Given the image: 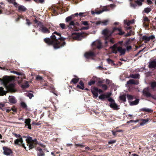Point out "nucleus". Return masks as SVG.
I'll return each mask as SVG.
<instances>
[{"mask_svg":"<svg viewBox=\"0 0 156 156\" xmlns=\"http://www.w3.org/2000/svg\"><path fill=\"white\" fill-rule=\"evenodd\" d=\"M131 35V31H130V32H129L128 33H127L126 34V36H130Z\"/></svg>","mask_w":156,"mask_h":156,"instance_id":"774afa93","label":"nucleus"},{"mask_svg":"<svg viewBox=\"0 0 156 156\" xmlns=\"http://www.w3.org/2000/svg\"><path fill=\"white\" fill-rule=\"evenodd\" d=\"M149 121L148 119H141L142 122L140 123V125H143L145 124L147 122Z\"/></svg>","mask_w":156,"mask_h":156,"instance_id":"2f4dec72","label":"nucleus"},{"mask_svg":"<svg viewBox=\"0 0 156 156\" xmlns=\"http://www.w3.org/2000/svg\"><path fill=\"white\" fill-rule=\"evenodd\" d=\"M79 80V79L77 78H73L72 79L71 82L73 83H76L78 82Z\"/></svg>","mask_w":156,"mask_h":156,"instance_id":"58836bf2","label":"nucleus"},{"mask_svg":"<svg viewBox=\"0 0 156 156\" xmlns=\"http://www.w3.org/2000/svg\"><path fill=\"white\" fill-rule=\"evenodd\" d=\"M37 150L38 151L37 152L38 156H44V154L42 150L39 147L37 148Z\"/></svg>","mask_w":156,"mask_h":156,"instance_id":"aec40b11","label":"nucleus"},{"mask_svg":"<svg viewBox=\"0 0 156 156\" xmlns=\"http://www.w3.org/2000/svg\"><path fill=\"white\" fill-rule=\"evenodd\" d=\"M141 110L142 111H145L148 112H151L152 111L151 109L146 108H142L141 109Z\"/></svg>","mask_w":156,"mask_h":156,"instance_id":"f704fd0d","label":"nucleus"},{"mask_svg":"<svg viewBox=\"0 0 156 156\" xmlns=\"http://www.w3.org/2000/svg\"><path fill=\"white\" fill-rule=\"evenodd\" d=\"M132 49V47L131 46H128L126 47V50L127 51H129Z\"/></svg>","mask_w":156,"mask_h":156,"instance_id":"6e6d98bb","label":"nucleus"},{"mask_svg":"<svg viewBox=\"0 0 156 156\" xmlns=\"http://www.w3.org/2000/svg\"><path fill=\"white\" fill-rule=\"evenodd\" d=\"M129 76L130 77L132 78H135V79H139L140 75L138 74H131Z\"/></svg>","mask_w":156,"mask_h":156,"instance_id":"4be33fe9","label":"nucleus"},{"mask_svg":"<svg viewBox=\"0 0 156 156\" xmlns=\"http://www.w3.org/2000/svg\"><path fill=\"white\" fill-rule=\"evenodd\" d=\"M76 146H77L78 147H84L83 145H82V144H76Z\"/></svg>","mask_w":156,"mask_h":156,"instance_id":"69168bd1","label":"nucleus"},{"mask_svg":"<svg viewBox=\"0 0 156 156\" xmlns=\"http://www.w3.org/2000/svg\"><path fill=\"white\" fill-rule=\"evenodd\" d=\"M111 95V93L108 92L100 95L99 97V99L103 101L105 99L108 98V99L109 98H111L110 97Z\"/></svg>","mask_w":156,"mask_h":156,"instance_id":"6e6552de","label":"nucleus"},{"mask_svg":"<svg viewBox=\"0 0 156 156\" xmlns=\"http://www.w3.org/2000/svg\"><path fill=\"white\" fill-rule=\"evenodd\" d=\"M110 49H111L112 53H116L117 51L119 52L121 54L124 55L125 54L126 49L122 48L121 47H117L116 44H115L113 46L111 47Z\"/></svg>","mask_w":156,"mask_h":156,"instance_id":"39448f33","label":"nucleus"},{"mask_svg":"<svg viewBox=\"0 0 156 156\" xmlns=\"http://www.w3.org/2000/svg\"><path fill=\"white\" fill-rule=\"evenodd\" d=\"M144 0H135V2L136 3L137 5L139 6H141L142 5V2H144Z\"/></svg>","mask_w":156,"mask_h":156,"instance_id":"bb28decb","label":"nucleus"},{"mask_svg":"<svg viewBox=\"0 0 156 156\" xmlns=\"http://www.w3.org/2000/svg\"><path fill=\"white\" fill-rule=\"evenodd\" d=\"M109 10L107 8V7H104L103 8L102 10V12H104V11H109Z\"/></svg>","mask_w":156,"mask_h":156,"instance_id":"3c124183","label":"nucleus"},{"mask_svg":"<svg viewBox=\"0 0 156 156\" xmlns=\"http://www.w3.org/2000/svg\"><path fill=\"white\" fill-rule=\"evenodd\" d=\"M116 29L115 30H115H118L119 32L118 33V34L119 35H122L124 34V32L122 31V29L121 27L119 28H115Z\"/></svg>","mask_w":156,"mask_h":156,"instance_id":"c756f323","label":"nucleus"},{"mask_svg":"<svg viewBox=\"0 0 156 156\" xmlns=\"http://www.w3.org/2000/svg\"><path fill=\"white\" fill-rule=\"evenodd\" d=\"M14 78L13 77L5 76H4L2 79L0 78V81L8 91L11 92H14L15 91L14 84L11 83L7 85L8 83L14 80Z\"/></svg>","mask_w":156,"mask_h":156,"instance_id":"f03ea898","label":"nucleus"},{"mask_svg":"<svg viewBox=\"0 0 156 156\" xmlns=\"http://www.w3.org/2000/svg\"><path fill=\"white\" fill-rule=\"evenodd\" d=\"M144 22H149L150 20L148 19V18L147 17H145L143 19Z\"/></svg>","mask_w":156,"mask_h":156,"instance_id":"c03bdc74","label":"nucleus"},{"mask_svg":"<svg viewBox=\"0 0 156 156\" xmlns=\"http://www.w3.org/2000/svg\"><path fill=\"white\" fill-rule=\"evenodd\" d=\"M81 24L85 25V26H88L89 24L88 22L87 21H82L81 22Z\"/></svg>","mask_w":156,"mask_h":156,"instance_id":"79ce46f5","label":"nucleus"},{"mask_svg":"<svg viewBox=\"0 0 156 156\" xmlns=\"http://www.w3.org/2000/svg\"><path fill=\"white\" fill-rule=\"evenodd\" d=\"M31 120L30 119H26L25 121V123L26 124L25 126H28V128L30 129H31V126L30 124Z\"/></svg>","mask_w":156,"mask_h":156,"instance_id":"dca6fc26","label":"nucleus"},{"mask_svg":"<svg viewBox=\"0 0 156 156\" xmlns=\"http://www.w3.org/2000/svg\"><path fill=\"white\" fill-rule=\"evenodd\" d=\"M98 88L96 87H94L91 90L93 94L94 98H97L98 96Z\"/></svg>","mask_w":156,"mask_h":156,"instance_id":"2eb2a0df","label":"nucleus"},{"mask_svg":"<svg viewBox=\"0 0 156 156\" xmlns=\"http://www.w3.org/2000/svg\"><path fill=\"white\" fill-rule=\"evenodd\" d=\"M148 66L150 68H156V61H151L150 62Z\"/></svg>","mask_w":156,"mask_h":156,"instance_id":"f3484780","label":"nucleus"},{"mask_svg":"<svg viewBox=\"0 0 156 156\" xmlns=\"http://www.w3.org/2000/svg\"><path fill=\"white\" fill-rule=\"evenodd\" d=\"M41 31L42 32L44 33H50V30L46 27L42 26L41 27Z\"/></svg>","mask_w":156,"mask_h":156,"instance_id":"6ab92c4d","label":"nucleus"},{"mask_svg":"<svg viewBox=\"0 0 156 156\" xmlns=\"http://www.w3.org/2000/svg\"><path fill=\"white\" fill-rule=\"evenodd\" d=\"M21 106L24 108H26L27 107V105L26 104L23 102H22L21 104Z\"/></svg>","mask_w":156,"mask_h":156,"instance_id":"49530a36","label":"nucleus"},{"mask_svg":"<svg viewBox=\"0 0 156 156\" xmlns=\"http://www.w3.org/2000/svg\"><path fill=\"white\" fill-rule=\"evenodd\" d=\"M4 106H5V105L4 104L0 103V108H2L4 107Z\"/></svg>","mask_w":156,"mask_h":156,"instance_id":"0e129e2a","label":"nucleus"},{"mask_svg":"<svg viewBox=\"0 0 156 156\" xmlns=\"http://www.w3.org/2000/svg\"><path fill=\"white\" fill-rule=\"evenodd\" d=\"M87 26L85 27H83L82 28V29L83 30H88L89 28V27L88 26Z\"/></svg>","mask_w":156,"mask_h":156,"instance_id":"052dcab7","label":"nucleus"},{"mask_svg":"<svg viewBox=\"0 0 156 156\" xmlns=\"http://www.w3.org/2000/svg\"><path fill=\"white\" fill-rule=\"evenodd\" d=\"M116 142V141L115 140H113L112 141H110L108 142V144H112L114 143H115Z\"/></svg>","mask_w":156,"mask_h":156,"instance_id":"5fc2aeb1","label":"nucleus"},{"mask_svg":"<svg viewBox=\"0 0 156 156\" xmlns=\"http://www.w3.org/2000/svg\"><path fill=\"white\" fill-rule=\"evenodd\" d=\"M133 0H129L130 6L133 8L135 9L137 6V5L133 3Z\"/></svg>","mask_w":156,"mask_h":156,"instance_id":"cd10ccee","label":"nucleus"},{"mask_svg":"<svg viewBox=\"0 0 156 156\" xmlns=\"http://www.w3.org/2000/svg\"><path fill=\"white\" fill-rule=\"evenodd\" d=\"M29 87V84L27 81H25V83L22 85L23 88H27Z\"/></svg>","mask_w":156,"mask_h":156,"instance_id":"473e14b6","label":"nucleus"},{"mask_svg":"<svg viewBox=\"0 0 156 156\" xmlns=\"http://www.w3.org/2000/svg\"><path fill=\"white\" fill-rule=\"evenodd\" d=\"M75 23L73 21H71L69 23V25L70 26H74V25Z\"/></svg>","mask_w":156,"mask_h":156,"instance_id":"bf43d9fd","label":"nucleus"},{"mask_svg":"<svg viewBox=\"0 0 156 156\" xmlns=\"http://www.w3.org/2000/svg\"><path fill=\"white\" fill-rule=\"evenodd\" d=\"M51 37L52 40L48 38H45L44 39V41L49 45L53 44L55 49L64 46L66 44L64 41V38L61 37V35L59 33L54 32Z\"/></svg>","mask_w":156,"mask_h":156,"instance_id":"f257e3e1","label":"nucleus"},{"mask_svg":"<svg viewBox=\"0 0 156 156\" xmlns=\"http://www.w3.org/2000/svg\"><path fill=\"white\" fill-rule=\"evenodd\" d=\"M134 23V20H133L131 21H127L126 20L124 21V23L126 24L128 26L130 25L131 24L133 23Z\"/></svg>","mask_w":156,"mask_h":156,"instance_id":"b1692460","label":"nucleus"},{"mask_svg":"<svg viewBox=\"0 0 156 156\" xmlns=\"http://www.w3.org/2000/svg\"><path fill=\"white\" fill-rule=\"evenodd\" d=\"M139 102V100L136 99L135 101L129 102V104L130 105H137Z\"/></svg>","mask_w":156,"mask_h":156,"instance_id":"a878e982","label":"nucleus"},{"mask_svg":"<svg viewBox=\"0 0 156 156\" xmlns=\"http://www.w3.org/2000/svg\"><path fill=\"white\" fill-rule=\"evenodd\" d=\"M102 12V10H100L99 11H98L96 12V14H101Z\"/></svg>","mask_w":156,"mask_h":156,"instance_id":"e2e57ef3","label":"nucleus"},{"mask_svg":"<svg viewBox=\"0 0 156 156\" xmlns=\"http://www.w3.org/2000/svg\"><path fill=\"white\" fill-rule=\"evenodd\" d=\"M11 73H12L15 74H17V75H22V76H24L23 74H22L21 73H20L18 72H16V71H11Z\"/></svg>","mask_w":156,"mask_h":156,"instance_id":"c9c22d12","label":"nucleus"},{"mask_svg":"<svg viewBox=\"0 0 156 156\" xmlns=\"http://www.w3.org/2000/svg\"><path fill=\"white\" fill-rule=\"evenodd\" d=\"M148 4L150 5L152 4V0H147Z\"/></svg>","mask_w":156,"mask_h":156,"instance_id":"4d7b16f0","label":"nucleus"},{"mask_svg":"<svg viewBox=\"0 0 156 156\" xmlns=\"http://www.w3.org/2000/svg\"><path fill=\"white\" fill-rule=\"evenodd\" d=\"M143 94L147 97L151 96V94L149 92V90L148 87L144 88L143 91Z\"/></svg>","mask_w":156,"mask_h":156,"instance_id":"4468645a","label":"nucleus"},{"mask_svg":"<svg viewBox=\"0 0 156 156\" xmlns=\"http://www.w3.org/2000/svg\"><path fill=\"white\" fill-rule=\"evenodd\" d=\"M102 88L104 90H106L107 89V86L105 84H102L101 85Z\"/></svg>","mask_w":156,"mask_h":156,"instance_id":"a18cd8bd","label":"nucleus"},{"mask_svg":"<svg viewBox=\"0 0 156 156\" xmlns=\"http://www.w3.org/2000/svg\"><path fill=\"white\" fill-rule=\"evenodd\" d=\"M107 61L109 63H113V61L111 59L108 58L107 59Z\"/></svg>","mask_w":156,"mask_h":156,"instance_id":"13d9d810","label":"nucleus"},{"mask_svg":"<svg viewBox=\"0 0 156 156\" xmlns=\"http://www.w3.org/2000/svg\"><path fill=\"white\" fill-rule=\"evenodd\" d=\"M155 38V36L154 35H151L150 36L148 37L146 36H143L142 37L143 40L145 41V43L149 41L150 40H153Z\"/></svg>","mask_w":156,"mask_h":156,"instance_id":"9b49d317","label":"nucleus"},{"mask_svg":"<svg viewBox=\"0 0 156 156\" xmlns=\"http://www.w3.org/2000/svg\"><path fill=\"white\" fill-rule=\"evenodd\" d=\"M14 135L15 136L16 138H20V137H21V135L20 134H16L15 133Z\"/></svg>","mask_w":156,"mask_h":156,"instance_id":"864d4df0","label":"nucleus"},{"mask_svg":"<svg viewBox=\"0 0 156 156\" xmlns=\"http://www.w3.org/2000/svg\"><path fill=\"white\" fill-rule=\"evenodd\" d=\"M151 11V9L150 8H145L144 10V11L145 13H148L149 12Z\"/></svg>","mask_w":156,"mask_h":156,"instance_id":"4c0bfd02","label":"nucleus"},{"mask_svg":"<svg viewBox=\"0 0 156 156\" xmlns=\"http://www.w3.org/2000/svg\"><path fill=\"white\" fill-rule=\"evenodd\" d=\"M108 22L109 20H105L102 21H99L97 22L96 24L97 25L102 24L103 25H106L108 24Z\"/></svg>","mask_w":156,"mask_h":156,"instance_id":"a211bd4d","label":"nucleus"},{"mask_svg":"<svg viewBox=\"0 0 156 156\" xmlns=\"http://www.w3.org/2000/svg\"><path fill=\"white\" fill-rule=\"evenodd\" d=\"M80 36L79 34L76 33H74L72 34V37L74 39H78Z\"/></svg>","mask_w":156,"mask_h":156,"instance_id":"393cba45","label":"nucleus"},{"mask_svg":"<svg viewBox=\"0 0 156 156\" xmlns=\"http://www.w3.org/2000/svg\"><path fill=\"white\" fill-rule=\"evenodd\" d=\"M79 84L81 86V89L83 90L84 88V83L82 81H80L79 82Z\"/></svg>","mask_w":156,"mask_h":156,"instance_id":"ea45409f","label":"nucleus"},{"mask_svg":"<svg viewBox=\"0 0 156 156\" xmlns=\"http://www.w3.org/2000/svg\"><path fill=\"white\" fill-rule=\"evenodd\" d=\"M151 86L152 88L156 87V82H153L151 83Z\"/></svg>","mask_w":156,"mask_h":156,"instance_id":"a19ab883","label":"nucleus"},{"mask_svg":"<svg viewBox=\"0 0 156 156\" xmlns=\"http://www.w3.org/2000/svg\"><path fill=\"white\" fill-rule=\"evenodd\" d=\"M18 9L20 11H25L26 10V9L25 7L22 5L19 6L18 7Z\"/></svg>","mask_w":156,"mask_h":156,"instance_id":"7c9ffc66","label":"nucleus"},{"mask_svg":"<svg viewBox=\"0 0 156 156\" xmlns=\"http://www.w3.org/2000/svg\"><path fill=\"white\" fill-rule=\"evenodd\" d=\"M127 97L128 99L129 100H132L133 99V96L130 95H127Z\"/></svg>","mask_w":156,"mask_h":156,"instance_id":"de8ad7c7","label":"nucleus"},{"mask_svg":"<svg viewBox=\"0 0 156 156\" xmlns=\"http://www.w3.org/2000/svg\"><path fill=\"white\" fill-rule=\"evenodd\" d=\"M84 56L86 58H89L94 56H95V53L92 51H89L86 53L85 54Z\"/></svg>","mask_w":156,"mask_h":156,"instance_id":"f8f14e48","label":"nucleus"},{"mask_svg":"<svg viewBox=\"0 0 156 156\" xmlns=\"http://www.w3.org/2000/svg\"><path fill=\"white\" fill-rule=\"evenodd\" d=\"M139 84L138 80H135L133 79L130 80L127 82V83L126 84V86L128 87L127 85L129 84H134L136 85H138Z\"/></svg>","mask_w":156,"mask_h":156,"instance_id":"ddd939ff","label":"nucleus"},{"mask_svg":"<svg viewBox=\"0 0 156 156\" xmlns=\"http://www.w3.org/2000/svg\"><path fill=\"white\" fill-rule=\"evenodd\" d=\"M12 109H11L10 108H8V109H7L6 110V111L7 112H9L10 111H12Z\"/></svg>","mask_w":156,"mask_h":156,"instance_id":"680f3d73","label":"nucleus"},{"mask_svg":"<svg viewBox=\"0 0 156 156\" xmlns=\"http://www.w3.org/2000/svg\"><path fill=\"white\" fill-rule=\"evenodd\" d=\"M59 26L62 29H65L66 28V24L64 23H60Z\"/></svg>","mask_w":156,"mask_h":156,"instance_id":"e433bc0d","label":"nucleus"},{"mask_svg":"<svg viewBox=\"0 0 156 156\" xmlns=\"http://www.w3.org/2000/svg\"><path fill=\"white\" fill-rule=\"evenodd\" d=\"M120 99L123 101H126V96L125 95H123L120 96Z\"/></svg>","mask_w":156,"mask_h":156,"instance_id":"72a5a7b5","label":"nucleus"},{"mask_svg":"<svg viewBox=\"0 0 156 156\" xmlns=\"http://www.w3.org/2000/svg\"><path fill=\"white\" fill-rule=\"evenodd\" d=\"M26 95L29 97L30 99H31L34 96L33 94L31 93H28Z\"/></svg>","mask_w":156,"mask_h":156,"instance_id":"37998d69","label":"nucleus"},{"mask_svg":"<svg viewBox=\"0 0 156 156\" xmlns=\"http://www.w3.org/2000/svg\"><path fill=\"white\" fill-rule=\"evenodd\" d=\"M3 149L4 154L6 155H9L12 153L11 150L7 147H3Z\"/></svg>","mask_w":156,"mask_h":156,"instance_id":"9d476101","label":"nucleus"},{"mask_svg":"<svg viewBox=\"0 0 156 156\" xmlns=\"http://www.w3.org/2000/svg\"><path fill=\"white\" fill-rule=\"evenodd\" d=\"M36 79L37 80H41L42 79V78L40 76H37L36 77Z\"/></svg>","mask_w":156,"mask_h":156,"instance_id":"603ef678","label":"nucleus"},{"mask_svg":"<svg viewBox=\"0 0 156 156\" xmlns=\"http://www.w3.org/2000/svg\"><path fill=\"white\" fill-rule=\"evenodd\" d=\"M9 101L12 103L15 104L16 103V101L14 97L13 96H9Z\"/></svg>","mask_w":156,"mask_h":156,"instance_id":"412c9836","label":"nucleus"},{"mask_svg":"<svg viewBox=\"0 0 156 156\" xmlns=\"http://www.w3.org/2000/svg\"><path fill=\"white\" fill-rule=\"evenodd\" d=\"M95 83V81L92 80L90 81L89 82L88 84L89 85H91L93 84H94Z\"/></svg>","mask_w":156,"mask_h":156,"instance_id":"8fccbe9b","label":"nucleus"},{"mask_svg":"<svg viewBox=\"0 0 156 156\" xmlns=\"http://www.w3.org/2000/svg\"><path fill=\"white\" fill-rule=\"evenodd\" d=\"M14 144L16 145L22 146L25 149H26V147H25L24 144L23 143V141L22 137H20V138L15 140L14 141Z\"/></svg>","mask_w":156,"mask_h":156,"instance_id":"0eeeda50","label":"nucleus"},{"mask_svg":"<svg viewBox=\"0 0 156 156\" xmlns=\"http://www.w3.org/2000/svg\"><path fill=\"white\" fill-rule=\"evenodd\" d=\"M115 28H114L112 30H110L108 29H105L103 30L102 34L104 35L105 37V43H107L109 42L111 43H114V40L113 38H112L110 37L112 34L115 31Z\"/></svg>","mask_w":156,"mask_h":156,"instance_id":"7ed1b4c3","label":"nucleus"},{"mask_svg":"<svg viewBox=\"0 0 156 156\" xmlns=\"http://www.w3.org/2000/svg\"><path fill=\"white\" fill-rule=\"evenodd\" d=\"M108 100L110 102L109 106L111 108L114 109H119V108H118L117 105L115 103V101L112 98H109Z\"/></svg>","mask_w":156,"mask_h":156,"instance_id":"423d86ee","label":"nucleus"},{"mask_svg":"<svg viewBox=\"0 0 156 156\" xmlns=\"http://www.w3.org/2000/svg\"><path fill=\"white\" fill-rule=\"evenodd\" d=\"M23 137L26 138L27 145L29 146V149H30L34 147L35 144L37 143L36 140H33L32 137L29 136Z\"/></svg>","mask_w":156,"mask_h":156,"instance_id":"20e7f679","label":"nucleus"},{"mask_svg":"<svg viewBox=\"0 0 156 156\" xmlns=\"http://www.w3.org/2000/svg\"><path fill=\"white\" fill-rule=\"evenodd\" d=\"M74 17V15H72L70 16H68L66 18V22H69L71 21Z\"/></svg>","mask_w":156,"mask_h":156,"instance_id":"c85d7f7f","label":"nucleus"},{"mask_svg":"<svg viewBox=\"0 0 156 156\" xmlns=\"http://www.w3.org/2000/svg\"><path fill=\"white\" fill-rule=\"evenodd\" d=\"M143 26L144 27L147 28L148 27L149 24L147 23H145V22H144L143 24Z\"/></svg>","mask_w":156,"mask_h":156,"instance_id":"09e8293b","label":"nucleus"},{"mask_svg":"<svg viewBox=\"0 0 156 156\" xmlns=\"http://www.w3.org/2000/svg\"><path fill=\"white\" fill-rule=\"evenodd\" d=\"M92 46L97 47L98 49H100L102 47L101 43L99 40H97L94 42L92 44Z\"/></svg>","mask_w":156,"mask_h":156,"instance_id":"1a4fd4ad","label":"nucleus"},{"mask_svg":"<svg viewBox=\"0 0 156 156\" xmlns=\"http://www.w3.org/2000/svg\"><path fill=\"white\" fill-rule=\"evenodd\" d=\"M8 1L10 3H13L15 1V0H8Z\"/></svg>","mask_w":156,"mask_h":156,"instance_id":"338daca9","label":"nucleus"},{"mask_svg":"<svg viewBox=\"0 0 156 156\" xmlns=\"http://www.w3.org/2000/svg\"><path fill=\"white\" fill-rule=\"evenodd\" d=\"M7 91L4 90L3 88L2 87H0V95L3 96L4 95H6Z\"/></svg>","mask_w":156,"mask_h":156,"instance_id":"5701e85b","label":"nucleus"}]
</instances>
